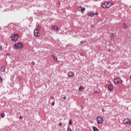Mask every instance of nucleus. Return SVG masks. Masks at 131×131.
I'll use <instances>...</instances> for the list:
<instances>
[{
  "label": "nucleus",
  "instance_id": "nucleus-22",
  "mask_svg": "<svg viewBox=\"0 0 131 131\" xmlns=\"http://www.w3.org/2000/svg\"><path fill=\"white\" fill-rule=\"evenodd\" d=\"M68 131H72L71 128H68Z\"/></svg>",
  "mask_w": 131,
  "mask_h": 131
},
{
  "label": "nucleus",
  "instance_id": "nucleus-1",
  "mask_svg": "<svg viewBox=\"0 0 131 131\" xmlns=\"http://www.w3.org/2000/svg\"><path fill=\"white\" fill-rule=\"evenodd\" d=\"M111 5H112V3L110 2H105L102 4L101 6L103 9H109V8L111 7Z\"/></svg>",
  "mask_w": 131,
  "mask_h": 131
},
{
  "label": "nucleus",
  "instance_id": "nucleus-16",
  "mask_svg": "<svg viewBox=\"0 0 131 131\" xmlns=\"http://www.w3.org/2000/svg\"><path fill=\"white\" fill-rule=\"evenodd\" d=\"M123 28L125 29H126L127 28H128V26H127V25H126V24H123Z\"/></svg>",
  "mask_w": 131,
  "mask_h": 131
},
{
  "label": "nucleus",
  "instance_id": "nucleus-33",
  "mask_svg": "<svg viewBox=\"0 0 131 131\" xmlns=\"http://www.w3.org/2000/svg\"><path fill=\"white\" fill-rule=\"evenodd\" d=\"M102 112H104V109H102Z\"/></svg>",
  "mask_w": 131,
  "mask_h": 131
},
{
  "label": "nucleus",
  "instance_id": "nucleus-25",
  "mask_svg": "<svg viewBox=\"0 0 131 131\" xmlns=\"http://www.w3.org/2000/svg\"><path fill=\"white\" fill-rule=\"evenodd\" d=\"M3 81V78L0 77V82Z\"/></svg>",
  "mask_w": 131,
  "mask_h": 131
},
{
  "label": "nucleus",
  "instance_id": "nucleus-8",
  "mask_svg": "<svg viewBox=\"0 0 131 131\" xmlns=\"http://www.w3.org/2000/svg\"><path fill=\"white\" fill-rule=\"evenodd\" d=\"M124 123L125 124L129 123V124H131V121L128 119H125L123 121Z\"/></svg>",
  "mask_w": 131,
  "mask_h": 131
},
{
  "label": "nucleus",
  "instance_id": "nucleus-24",
  "mask_svg": "<svg viewBox=\"0 0 131 131\" xmlns=\"http://www.w3.org/2000/svg\"><path fill=\"white\" fill-rule=\"evenodd\" d=\"M50 99H51V100H54V97L51 96V97H50Z\"/></svg>",
  "mask_w": 131,
  "mask_h": 131
},
{
  "label": "nucleus",
  "instance_id": "nucleus-29",
  "mask_svg": "<svg viewBox=\"0 0 131 131\" xmlns=\"http://www.w3.org/2000/svg\"><path fill=\"white\" fill-rule=\"evenodd\" d=\"M98 93V91H94V94H97Z\"/></svg>",
  "mask_w": 131,
  "mask_h": 131
},
{
  "label": "nucleus",
  "instance_id": "nucleus-6",
  "mask_svg": "<svg viewBox=\"0 0 131 131\" xmlns=\"http://www.w3.org/2000/svg\"><path fill=\"white\" fill-rule=\"evenodd\" d=\"M114 82L115 83H122V80L120 78H115Z\"/></svg>",
  "mask_w": 131,
  "mask_h": 131
},
{
  "label": "nucleus",
  "instance_id": "nucleus-12",
  "mask_svg": "<svg viewBox=\"0 0 131 131\" xmlns=\"http://www.w3.org/2000/svg\"><path fill=\"white\" fill-rule=\"evenodd\" d=\"M52 29H54V30H56L57 31H59V28L56 26H53L52 27Z\"/></svg>",
  "mask_w": 131,
  "mask_h": 131
},
{
  "label": "nucleus",
  "instance_id": "nucleus-32",
  "mask_svg": "<svg viewBox=\"0 0 131 131\" xmlns=\"http://www.w3.org/2000/svg\"><path fill=\"white\" fill-rule=\"evenodd\" d=\"M80 56H83V53H81Z\"/></svg>",
  "mask_w": 131,
  "mask_h": 131
},
{
  "label": "nucleus",
  "instance_id": "nucleus-4",
  "mask_svg": "<svg viewBox=\"0 0 131 131\" xmlns=\"http://www.w3.org/2000/svg\"><path fill=\"white\" fill-rule=\"evenodd\" d=\"M34 35L35 37H39L40 36V33H39L38 29H35L34 30Z\"/></svg>",
  "mask_w": 131,
  "mask_h": 131
},
{
  "label": "nucleus",
  "instance_id": "nucleus-11",
  "mask_svg": "<svg viewBox=\"0 0 131 131\" xmlns=\"http://www.w3.org/2000/svg\"><path fill=\"white\" fill-rule=\"evenodd\" d=\"M72 76H74V73L72 72H69V74H68V77H72Z\"/></svg>",
  "mask_w": 131,
  "mask_h": 131
},
{
  "label": "nucleus",
  "instance_id": "nucleus-20",
  "mask_svg": "<svg viewBox=\"0 0 131 131\" xmlns=\"http://www.w3.org/2000/svg\"><path fill=\"white\" fill-rule=\"evenodd\" d=\"M17 79H18V80H21V79H22V77H21V76H18V77H17Z\"/></svg>",
  "mask_w": 131,
  "mask_h": 131
},
{
  "label": "nucleus",
  "instance_id": "nucleus-26",
  "mask_svg": "<svg viewBox=\"0 0 131 131\" xmlns=\"http://www.w3.org/2000/svg\"><path fill=\"white\" fill-rule=\"evenodd\" d=\"M66 99H67V97L64 96V97H63V100H66Z\"/></svg>",
  "mask_w": 131,
  "mask_h": 131
},
{
  "label": "nucleus",
  "instance_id": "nucleus-7",
  "mask_svg": "<svg viewBox=\"0 0 131 131\" xmlns=\"http://www.w3.org/2000/svg\"><path fill=\"white\" fill-rule=\"evenodd\" d=\"M95 15H98V13H94L93 12H89L88 13V16H90V17H93L95 16Z\"/></svg>",
  "mask_w": 131,
  "mask_h": 131
},
{
  "label": "nucleus",
  "instance_id": "nucleus-9",
  "mask_svg": "<svg viewBox=\"0 0 131 131\" xmlns=\"http://www.w3.org/2000/svg\"><path fill=\"white\" fill-rule=\"evenodd\" d=\"M78 11H81V13H83L84 11H85V8L81 7V6H79L78 7Z\"/></svg>",
  "mask_w": 131,
  "mask_h": 131
},
{
  "label": "nucleus",
  "instance_id": "nucleus-21",
  "mask_svg": "<svg viewBox=\"0 0 131 131\" xmlns=\"http://www.w3.org/2000/svg\"><path fill=\"white\" fill-rule=\"evenodd\" d=\"M69 124H70V125H71V124H72V120H70L69 121Z\"/></svg>",
  "mask_w": 131,
  "mask_h": 131
},
{
  "label": "nucleus",
  "instance_id": "nucleus-5",
  "mask_svg": "<svg viewBox=\"0 0 131 131\" xmlns=\"http://www.w3.org/2000/svg\"><path fill=\"white\" fill-rule=\"evenodd\" d=\"M97 121L98 124H100L103 123L104 120L103 119V118H102V117L99 116L97 118Z\"/></svg>",
  "mask_w": 131,
  "mask_h": 131
},
{
  "label": "nucleus",
  "instance_id": "nucleus-35",
  "mask_svg": "<svg viewBox=\"0 0 131 131\" xmlns=\"http://www.w3.org/2000/svg\"><path fill=\"white\" fill-rule=\"evenodd\" d=\"M80 42H81V43H82V41H81Z\"/></svg>",
  "mask_w": 131,
  "mask_h": 131
},
{
  "label": "nucleus",
  "instance_id": "nucleus-17",
  "mask_svg": "<svg viewBox=\"0 0 131 131\" xmlns=\"http://www.w3.org/2000/svg\"><path fill=\"white\" fill-rule=\"evenodd\" d=\"M79 92H81V91H84V88L83 87L80 86L78 90Z\"/></svg>",
  "mask_w": 131,
  "mask_h": 131
},
{
  "label": "nucleus",
  "instance_id": "nucleus-34",
  "mask_svg": "<svg viewBox=\"0 0 131 131\" xmlns=\"http://www.w3.org/2000/svg\"><path fill=\"white\" fill-rule=\"evenodd\" d=\"M19 119H22V117H20Z\"/></svg>",
  "mask_w": 131,
  "mask_h": 131
},
{
  "label": "nucleus",
  "instance_id": "nucleus-10",
  "mask_svg": "<svg viewBox=\"0 0 131 131\" xmlns=\"http://www.w3.org/2000/svg\"><path fill=\"white\" fill-rule=\"evenodd\" d=\"M108 90L109 91H111V92H112V91H113V85H112V84H110L108 85Z\"/></svg>",
  "mask_w": 131,
  "mask_h": 131
},
{
  "label": "nucleus",
  "instance_id": "nucleus-30",
  "mask_svg": "<svg viewBox=\"0 0 131 131\" xmlns=\"http://www.w3.org/2000/svg\"><path fill=\"white\" fill-rule=\"evenodd\" d=\"M2 49H3V47H2V46H0V51H2Z\"/></svg>",
  "mask_w": 131,
  "mask_h": 131
},
{
  "label": "nucleus",
  "instance_id": "nucleus-18",
  "mask_svg": "<svg viewBox=\"0 0 131 131\" xmlns=\"http://www.w3.org/2000/svg\"><path fill=\"white\" fill-rule=\"evenodd\" d=\"M93 129L94 131H99V130H98V128L95 126L93 127Z\"/></svg>",
  "mask_w": 131,
  "mask_h": 131
},
{
  "label": "nucleus",
  "instance_id": "nucleus-23",
  "mask_svg": "<svg viewBox=\"0 0 131 131\" xmlns=\"http://www.w3.org/2000/svg\"><path fill=\"white\" fill-rule=\"evenodd\" d=\"M62 125H63V124H62V123H59V126H62Z\"/></svg>",
  "mask_w": 131,
  "mask_h": 131
},
{
  "label": "nucleus",
  "instance_id": "nucleus-15",
  "mask_svg": "<svg viewBox=\"0 0 131 131\" xmlns=\"http://www.w3.org/2000/svg\"><path fill=\"white\" fill-rule=\"evenodd\" d=\"M52 57H53L54 61H55L56 62H57V61H58V58H57V57L55 56V55H52Z\"/></svg>",
  "mask_w": 131,
  "mask_h": 131
},
{
  "label": "nucleus",
  "instance_id": "nucleus-3",
  "mask_svg": "<svg viewBox=\"0 0 131 131\" xmlns=\"http://www.w3.org/2000/svg\"><path fill=\"white\" fill-rule=\"evenodd\" d=\"M11 40H13V41H16V40H18V38L19 37V35L17 34H12L11 36Z\"/></svg>",
  "mask_w": 131,
  "mask_h": 131
},
{
  "label": "nucleus",
  "instance_id": "nucleus-2",
  "mask_svg": "<svg viewBox=\"0 0 131 131\" xmlns=\"http://www.w3.org/2000/svg\"><path fill=\"white\" fill-rule=\"evenodd\" d=\"M13 48L15 50H18V49H22L23 48V43L19 42L13 45Z\"/></svg>",
  "mask_w": 131,
  "mask_h": 131
},
{
  "label": "nucleus",
  "instance_id": "nucleus-19",
  "mask_svg": "<svg viewBox=\"0 0 131 131\" xmlns=\"http://www.w3.org/2000/svg\"><path fill=\"white\" fill-rule=\"evenodd\" d=\"M1 116L2 118H4V117H5V114L4 113H1Z\"/></svg>",
  "mask_w": 131,
  "mask_h": 131
},
{
  "label": "nucleus",
  "instance_id": "nucleus-28",
  "mask_svg": "<svg viewBox=\"0 0 131 131\" xmlns=\"http://www.w3.org/2000/svg\"><path fill=\"white\" fill-rule=\"evenodd\" d=\"M54 105H55V102H52V106H54Z\"/></svg>",
  "mask_w": 131,
  "mask_h": 131
},
{
  "label": "nucleus",
  "instance_id": "nucleus-27",
  "mask_svg": "<svg viewBox=\"0 0 131 131\" xmlns=\"http://www.w3.org/2000/svg\"><path fill=\"white\" fill-rule=\"evenodd\" d=\"M32 65H34L35 64V63L33 61L32 62Z\"/></svg>",
  "mask_w": 131,
  "mask_h": 131
},
{
  "label": "nucleus",
  "instance_id": "nucleus-31",
  "mask_svg": "<svg viewBox=\"0 0 131 131\" xmlns=\"http://www.w3.org/2000/svg\"><path fill=\"white\" fill-rule=\"evenodd\" d=\"M38 29H40V26H38Z\"/></svg>",
  "mask_w": 131,
  "mask_h": 131
},
{
  "label": "nucleus",
  "instance_id": "nucleus-14",
  "mask_svg": "<svg viewBox=\"0 0 131 131\" xmlns=\"http://www.w3.org/2000/svg\"><path fill=\"white\" fill-rule=\"evenodd\" d=\"M116 36L114 34H112V36L111 37V40H114V38H115Z\"/></svg>",
  "mask_w": 131,
  "mask_h": 131
},
{
  "label": "nucleus",
  "instance_id": "nucleus-13",
  "mask_svg": "<svg viewBox=\"0 0 131 131\" xmlns=\"http://www.w3.org/2000/svg\"><path fill=\"white\" fill-rule=\"evenodd\" d=\"M5 70H6V66H3L2 68H1V71L2 72H5Z\"/></svg>",
  "mask_w": 131,
  "mask_h": 131
}]
</instances>
